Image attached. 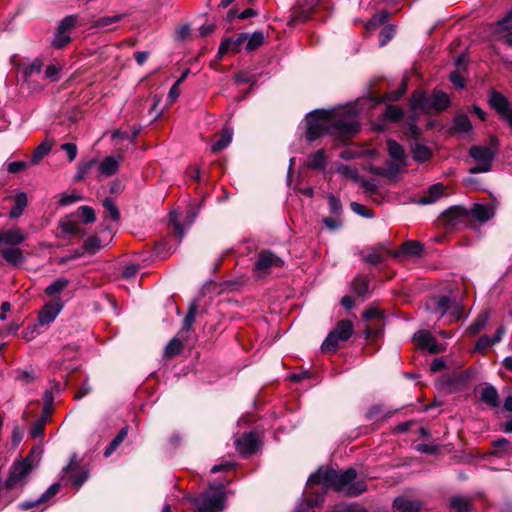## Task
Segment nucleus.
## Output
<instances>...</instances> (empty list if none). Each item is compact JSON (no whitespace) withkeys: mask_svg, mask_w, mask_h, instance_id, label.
I'll return each mask as SVG.
<instances>
[{"mask_svg":"<svg viewBox=\"0 0 512 512\" xmlns=\"http://www.w3.org/2000/svg\"><path fill=\"white\" fill-rule=\"evenodd\" d=\"M314 484L320 485V487L311 492L313 497L300 503L293 512H307L311 508L320 506L324 501V494L329 488L348 497L358 496L367 489L365 480L357 477L354 468L338 471L321 467L307 480L308 487Z\"/></svg>","mask_w":512,"mask_h":512,"instance_id":"obj_1","label":"nucleus"},{"mask_svg":"<svg viewBox=\"0 0 512 512\" xmlns=\"http://www.w3.org/2000/svg\"><path fill=\"white\" fill-rule=\"evenodd\" d=\"M360 103L330 110H315L306 116V137L315 141L325 134L339 138L352 136L359 131Z\"/></svg>","mask_w":512,"mask_h":512,"instance_id":"obj_2","label":"nucleus"},{"mask_svg":"<svg viewBox=\"0 0 512 512\" xmlns=\"http://www.w3.org/2000/svg\"><path fill=\"white\" fill-rule=\"evenodd\" d=\"M226 485L222 482H215L209 485L208 489L191 498L195 504V512H222L226 508Z\"/></svg>","mask_w":512,"mask_h":512,"instance_id":"obj_3","label":"nucleus"},{"mask_svg":"<svg viewBox=\"0 0 512 512\" xmlns=\"http://www.w3.org/2000/svg\"><path fill=\"white\" fill-rule=\"evenodd\" d=\"M495 214L494 207L491 205L474 204L471 208L454 206L446 210L443 216L452 224L456 225L465 219H475L484 223L491 219Z\"/></svg>","mask_w":512,"mask_h":512,"instance_id":"obj_4","label":"nucleus"},{"mask_svg":"<svg viewBox=\"0 0 512 512\" xmlns=\"http://www.w3.org/2000/svg\"><path fill=\"white\" fill-rule=\"evenodd\" d=\"M449 103V96L440 90H434L432 94L418 91L410 98L412 110L424 113L443 111L449 106Z\"/></svg>","mask_w":512,"mask_h":512,"instance_id":"obj_5","label":"nucleus"},{"mask_svg":"<svg viewBox=\"0 0 512 512\" xmlns=\"http://www.w3.org/2000/svg\"><path fill=\"white\" fill-rule=\"evenodd\" d=\"M426 308L438 318L446 316L449 323L458 321L463 314L461 302L451 296L431 297L426 302Z\"/></svg>","mask_w":512,"mask_h":512,"instance_id":"obj_6","label":"nucleus"},{"mask_svg":"<svg viewBox=\"0 0 512 512\" xmlns=\"http://www.w3.org/2000/svg\"><path fill=\"white\" fill-rule=\"evenodd\" d=\"M32 470L33 462L31 455L14 461L9 469V474L4 483V488L11 491L17 490L19 493L27 483V477Z\"/></svg>","mask_w":512,"mask_h":512,"instance_id":"obj_7","label":"nucleus"},{"mask_svg":"<svg viewBox=\"0 0 512 512\" xmlns=\"http://www.w3.org/2000/svg\"><path fill=\"white\" fill-rule=\"evenodd\" d=\"M256 48V32L252 34L240 33L236 38H225L222 40L218 55L222 57L227 52L253 51Z\"/></svg>","mask_w":512,"mask_h":512,"instance_id":"obj_8","label":"nucleus"},{"mask_svg":"<svg viewBox=\"0 0 512 512\" xmlns=\"http://www.w3.org/2000/svg\"><path fill=\"white\" fill-rule=\"evenodd\" d=\"M353 333V324L349 320H341L336 327L327 335L322 343L321 349L324 352H336L339 342L347 341Z\"/></svg>","mask_w":512,"mask_h":512,"instance_id":"obj_9","label":"nucleus"},{"mask_svg":"<svg viewBox=\"0 0 512 512\" xmlns=\"http://www.w3.org/2000/svg\"><path fill=\"white\" fill-rule=\"evenodd\" d=\"M469 155L476 161V165L469 168V173L489 172L495 157V150L491 147L474 145L469 150Z\"/></svg>","mask_w":512,"mask_h":512,"instance_id":"obj_10","label":"nucleus"},{"mask_svg":"<svg viewBox=\"0 0 512 512\" xmlns=\"http://www.w3.org/2000/svg\"><path fill=\"white\" fill-rule=\"evenodd\" d=\"M284 266V260L270 250L258 253V279L278 273Z\"/></svg>","mask_w":512,"mask_h":512,"instance_id":"obj_11","label":"nucleus"},{"mask_svg":"<svg viewBox=\"0 0 512 512\" xmlns=\"http://www.w3.org/2000/svg\"><path fill=\"white\" fill-rule=\"evenodd\" d=\"M62 474V477H67L77 490L86 482L89 475L88 471L81 467L76 453L71 455L69 463L62 469Z\"/></svg>","mask_w":512,"mask_h":512,"instance_id":"obj_12","label":"nucleus"},{"mask_svg":"<svg viewBox=\"0 0 512 512\" xmlns=\"http://www.w3.org/2000/svg\"><path fill=\"white\" fill-rule=\"evenodd\" d=\"M63 309V302L60 298H54L46 303L38 314V324L41 326L49 325L59 315Z\"/></svg>","mask_w":512,"mask_h":512,"instance_id":"obj_13","label":"nucleus"},{"mask_svg":"<svg viewBox=\"0 0 512 512\" xmlns=\"http://www.w3.org/2000/svg\"><path fill=\"white\" fill-rule=\"evenodd\" d=\"M493 35L496 40L512 47V9L503 19L495 24Z\"/></svg>","mask_w":512,"mask_h":512,"instance_id":"obj_14","label":"nucleus"},{"mask_svg":"<svg viewBox=\"0 0 512 512\" xmlns=\"http://www.w3.org/2000/svg\"><path fill=\"white\" fill-rule=\"evenodd\" d=\"M198 216V210L194 207H191L186 214L185 217V225L182 224L179 220L178 213L173 211L170 213V222L173 225L175 233L178 235L179 241L184 237L187 229L194 223L195 219Z\"/></svg>","mask_w":512,"mask_h":512,"instance_id":"obj_15","label":"nucleus"},{"mask_svg":"<svg viewBox=\"0 0 512 512\" xmlns=\"http://www.w3.org/2000/svg\"><path fill=\"white\" fill-rule=\"evenodd\" d=\"M413 340L417 343L420 349L428 350L430 353H438L443 350L441 344L436 341L429 331H418L414 334Z\"/></svg>","mask_w":512,"mask_h":512,"instance_id":"obj_16","label":"nucleus"},{"mask_svg":"<svg viewBox=\"0 0 512 512\" xmlns=\"http://www.w3.org/2000/svg\"><path fill=\"white\" fill-rule=\"evenodd\" d=\"M386 145L388 153L392 159L390 164L393 165L394 168H397L398 171H400L402 167L407 165L406 155L403 147L392 139L387 140Z\"/></svg>","mask_w":512,"mask_h":512,"instance_id":"obj_17","label":"nucleus"},{"mask_svg":"<svg viewBox=\"0 0 512 512\" xmlns=\"http://www.w3.org/2000/svg\"><path fill=\"white\" fill-rule=\"evenodd\" d=\"M26 240V235L20 228L0 230V247L19 246Z\"/></svg>","mask_w":512,"mask_h":512,"instance_id":"obj_18","label":"nucleus"},{"mask_svg":"<svg viewBox=\"0 0 512 512\" xmlns=\"http://www.w3.org/2000/svg\"><path fill=\"white\" fill-rule=\"evenodd\" d=\"M234 443L237 452L244 457L256 449V433L245 432L241 437L236 438Z\"/></svg>","mask_w":512,"mask_h":512,"instance_id":"obj_19","label":"nucleus"},{"mask_svg":"<svg viewBox=\"0 0 512 512\" xmlns=\"http://www.w3.org/2000/svg\"><path fill=\"white\" fill-rule=\"evenodd\" d=\"M472 376V370L468 369L466 371L444 377L442 383L451 388L452 390H459L465 387L470 382Z\"/></svg>","mask_w":512,"mask_h":512,"instance_id":"obj_20","label":"nucleus"},{"mask_svg":"<svg viewBox=\"0 0 512 512\" xmlns=\"http://www.w3.org/2000/svg\"><path fill=\"white\" fill-rule=\"evenodd\" d=\"M317 2L318 0H309L303 7L294 8L287 24L293 26L298 22L307 20Z\"/></svg>","mask_w":512,"mask_h":512,"instance_id":"obj_21","label":"nucleus"},{"mask_svg":"<svg viewBox=\"0 0 512 512\" xmlns=\"http://www.w3.org/2000/svg\"><path fill=\"white\" fill-rule=\"evenodd\" d=\"M122 161L121 155H110L105 157L98 166L100 175L104 177H110L114 175L119 168L120 162Z\"/></svg>","mask_w":512,"mask_h":512,"instance_id":"obj_22","label":"nucleus"},{"mask_svg":"<svg viewBox=\"0 0 512 512\" xmlns=\"http://www.w3.org/2000/svg\"><path fill=\"white\" fill-rule=\"evenodd\" d=\"M0 255L10 265H19L24 261L23 251L19 246L0 247Z\"/></svg>","mask_w":512,"mask_h":512,"instance_id":"obj_23","label":"nucleus"},{"mask_svg":"<svg viewBox=\"0 0 512 512\" xmlns=\"http://www.w3.org/2000/svg\"><path fill=\"white\" fill-rule=\"evenodd\" d=\"M393 507L398 512H419L422 503L418 500H411L406 496H398L394 499Z\"/></svg>","mask_w":512,"mask_h":512,"instance_id":"obj_24","label":"nucleus"},{"mask_svg":"<svg viewBox=\"0 0 512 512\" xmlns=\"http://www.w3.org/2000/svg\"><path fill=\"white\" fill-rule=\"evenodd\" d=\"M489 103L502 117L512 108L507 98L495 91L490 94Z\"/></svg>","mask_w":512,"mask_h":512,"instance_id":"obj_25","label":"nucleus"},{"mask_svg":"<svg viewBox=\"0 0 512 512\" xmlns=\"http://www.w3.org/2000/svg\"><path fill=\"white\" fill-rule=\"evenodd\" d=\"M327 165V156L324 149H319L310 154L306 160V166L313 170H322Z\"/></svg>","mask_w":512,"mask_h":512,"instance_id":"obj_26","label":"nucleus"},{"mask_svg":"<svg viewBox=\"0 0 512 512\" xmlns=\"http://www.w3.org/2000/svg\"><path fill=\"white\" fill-rule=\"evenodd\" d=\"M480 399L492 408L499 407V395L496 388L490 384L485 385L480 392Z\"/></svg>","mask_w":512,"mask_h":512,"instance_id":"obj_27","label":"nucleus"},{"mask_svg":"<svg viewBox=\"0 0 512 512\" xmlns=\"http://www.w3.org/2000/svg\"><path fill=\"white\" fill-rule=\"evenodd\" d=\"M423 250V245L418 241L404 242L399 251L391 252L393 257H399L401 254L419 256Z\"/></svg>","mask_w":512,"mask_h":512,"instance_id":"obj_28","label":"nucleus"},{"mask_svg":"<svg viewBox=\"0 0 512 512\" xmlns=\"http://www.w3.org/2000/svg\"><path fill=\"white\" fill-rule=\"evenodd\" d=\"M233 130L227 125L223 127L220 138L211 146V151L217 153L227 148L232 142Z\"/></svg>","mask_w":512,"mask_h":512,"instance_id":"obj_29","label":"nucleus"},{"mask_svg":"<svg viewBox=\"0 0 512 512\" xmlns=\"http://www.w3.org/2000/svg\"><path fill=\"white\" fill-rule=\"evenodd\" d=\"M59 228L67 235H84L78 222L73 219V216H66L61 219L59 222Z\"/></svg>","mask_w":512,"mask_h":512,"instance_id":"obj_30","label":"nucleus"},{"mask_svg":"<svg viewBox=\"0 0 512 512\" xmlns=\"http://www.w3.org/2000/svg\"><path fill=\"white\" fill-rule=\"evenodd\" d=\"M53 145L54 141L52 139H46L40 143L32 154L31 164H38L51 151Z\"/></svg>","mask_w":512,"mask_h":512,"instance_id":"obj_31","label":"nucleus"},{"mask_svg":"<svg viewBox=\"0 0 512 512\" xmlns=\"http://www.w3.org/2000/svg\"><path fill=\"white\" fill-rule=\"evenodd\" d=\"M411 153L414 160L420 163L427 161L432 155L429 147L418 142L411 146Z\"/></svg>","mask_w":512,"mask_h":512,"instance_id":"obj_32","label":"nucleus"},{"mask_svg":"<svg viewBox=\"0 0 512 512\" xmlns=\"http://www.w3.org/2000/svg\"><path fill=\"white\" fill-rule=\"evenodd\" d=\"M128 435V427H123L117 433V435L113 438L110 444L106 447L104 451V457H110L114 451L121 445V443L125 440Z\"/></svg>","mask_w":512,"mask_h":512,"instance_id":"obj_33","label":"nucleus"},{"mask_svg":"<svg viewBox=\"0 0 512 512\" xmlns=\"http://www.w3.org/2000/svg\"><path fill=\"white\" fill-rule=\"evenodd\" d=\"M27 203H28V199H27L26 193L20 192V193L16 194V196H15V205L11 209V211L9 213V216L11 218H18V217H20L22 215L25 207L27 206Z\"/></svg>","mask_w":512,"mask_h":512,"instance_id":"obj_34","label":"nucleus"},{"mask_svg":"<svg viewBox=\"0 0 512 512\" xmlns=\"http://www.w3.org/2000/svg\"><path fill=\"white\" fill-rule=\"evenodd\" d=\"M42 61L40 59H34L30 64L25 65L21 68V73L25 81H28L31 77L39 75L42 70Z\"/></svg>","mask_w":512,"mask_h":512,"instance_id":"obj_35","label":"nucleus"},{"mask_svg":"<svg viewBox=\"0 0 512 512\" xmlns=\"http://www.w3.org/2000/svg\"><path fill=\"white\" fill-rule=\"evenodd\" d=\"M444 188L441 184H434L429 188V191L426 195H424L419 203L421 204H431L437 201L443 194Z\"/></svg>","mask_w":512,"mask_h":512,"instance_id":"obj_36","label":"nucleus"},{"mask_svg":"<svg viewBox=\"0 0 512 512\" xmlns=\"http://www.w3.org/2000/svg\"><path fill=\"white\" fill-rule=\"evenodd\" d=\"M453 130L458 133H468L472 130L469 118L464 114H458L453 121Z\"/></svg>","mask_w":512,"mask_h":512,"instance_id":"obj_37","label":"nucleus"},{"mask_svg":"<svg viewBox=\"0 0 512 512\" xmlns=\"http://www.w3.org/2000/svg\"><path fill=\"white\" fill-rule=\"evenodd\" d=\"M125 17L124 14H117L114 16H103L92 21V28H106L112 24L121 21Z\"/></svg>","mask_w":512,"mask_h":512,"instance_id":"obj_38","label":"nucleus"},{"mask_svg":"<svg viewBox=\"0 0 512 512\" xmlns=\"http://www.w3.org/2000/svg\"><path fill=\"white\" fill-rule=\"evenodd\" d=\"M69 284L66 278H58L45 288V293L48 296H55L63 291Z\"/></svg>","mask_w":512,"mask_h":512,"instance_id":"obj_39","label":"nucleus"},{"mask_svg":"<svg viewBox=\"0 0 512 512\" xmlns=\"http://www.w3.org/2000/svg\"><path fill=\"white\" fill-rule=\"evenodd\" d=\"M450 505L456 512H469L470 499L462 496H454L450 499Z\"/></svg>","mask_w":512,"mask_h":512,"instance_id":"obj_40","label":"nucleus"},{"mask_svg":"<svg viewBox=\"0 0 512 512\" xmlns=\"http://www.w3.org/2000/svg\"><path fill=\"white\" fill-rule=\"evenodd\" d=\"M336 172L341 175L342 177L344 178H348V179H351L353 181H358L359 180V174H358V171L349 166V165H345V164H338L336 166Z\"/></svg>","mask_w":512,"mask_h":512,"instance_id":"obj_41","label":"nucleus"},{"mask_svg":"<svg viewBox=\"0 0 512 512\" xmlns=\"http://www.w3.org/2000/svg\"><path fill=\"white\" fill-rule=\"evenodd\" d=\"M47 416L42 415L39 419L32 423L30 428V436L32 438H39L43 436L44 426L47 422Z\"/></svg>","mask_w":512,"mask_h":512,"instance_id":"obj_42","label":"nucleus"},{"mask_svg":"<svg viewBox=\"0 0 512 512\" xmlns=\"http://www.w3.org/2000/svg\"><path fill=\"white\" fill-rule=\"evenodd\" d=\"M77 20V15H68L60 21L57 30L69 34L70 31L76 26Z\"/></svg>","mask_w":512,"mask_h":512,"instance_id":"obj_43","label":"nucleus"},{"mask_svg":"<svg viewBox=\"0 0 512 512\" xmlns=\"http://www.w3.org/2000/svg\"><path fill=\"white\" fill-rule=\"evenodd\" d=\"M371 172L375 175L393 179L397 176L399 171L397 170V168H394V166L389 163L387 167H372Z\"/></svg>","mask_w":512,"mask_h":512,"instance_id":"obj_44","label":"nucleus"},{"mask_svg":"<svg viewBox=\"0 0 512 512\" xmlns=\"http://www.w3.org/2000/svg\"><path fill=\"white\" fill-rule=\"evenodd\" d=\"M77 213L81 221L85 224L93 223L95 221V211L90 206L84 205L79 207Z\"/></svg>","mask_w":512,"mask_h":512,"instance_id":"obj_45","label":"nucleus"},{"mask_svg":"<svg viewBox=\"0 0 512 512\" xmlns=\"http://www.w3.org/2000/svg\"><path fill=\"white\" fill-rule=\"evenodd\" d=\"M103 207L110 214L113 221H118L120 219L119 209L111 197H107L103 200Z\"/></svg>","mask_w":512,"mask_h":512,"instance_id":"obj_46","label":"nucleus"},{"mask_svg":"<svg viewBox=\"0 0 512 512\" xmlns=\"http://www.w3.org/2000/svg\"><path fill=\"white\" fill-rule=\"evenodd\" d=\"M390 416L391 412H384L380 406H373L366 413V417L369 420H384Z\"/></svg>","mask_w":512,"mask_h":512,"instance_id":"obj_47","label":"nucleus"},{"mask_svg":"<svg viewBox=\"0 0 512 512\" xmlns=\"http://www.w3.org/2000/svg\"><path fill=\"white\" fill-rule=\"evenodd\" d=\"M182 350V342L178 338H173L165 347V355L173 357L178 355Z\"/></svg>","mask_w":512,"mask_h":512,"instance_id":"obj_48","label":"nucleus"},{"mask_svg":"<svg viewBox=\"0 0 512 512\" xmlns=\"http://www.w3.org/2000/svg\"><path fill=\"white\" fill-rule=\"evenodd\" d=\"M197 312V306L195 304H192L189 308L188 313L186 314L184 320H183V327L182 329L185 332L190 331L193 323L195 322V316Z\"/></svg>","mask_w":512,"mask_h":512,"instance_id":"obj_49","label":"nucleus"},{"mask_svg":"<svg viewBox=\"0 0 512 512\" xmlns=\"http://www.w3.org/2000/svg\"><path fill=\"white\" fill-rule=\"evenodd\" d=\"M488 318L486 312L479 314L476 320L470 325L469 331L471 333H478L487 324Z\"/></svg>","mask_w":512,"mask_h":512,"instance_id":"obj_50","label":"nucleus"},{"mask_svg":"<svg viewBox=\"0 0 512 512\" xmlns=\"http://www.w3.org/2000/svg\"><path fill=\"white\" fill-rule=\"evenodd\" d=\"M70 41H71V38H70L69 34L57 30L55 37L52 41V45L55 48L61 49V48L65 47Z\"/></svg>","mask_w":512,"mask_h":512,"instance_id":"obj_51","label":"nucleus"},{"mask_svg":"<svg viewBox=\"0 0 512 512\" xmlns=\"http://www.w3.org/2000/svg\"><path fill=\"white\" fill-rule=\"evenodd\" d=\"M395 34V28L393 26H385L379 35V44L380 46H385Z\"/></svg>","mask_w":512,"mask_h":512,"instance_id":"obj_52","label":"nucleus"},{"mask_svg":"<svg viewBox=\"0 0 512 512\" xmlns=\"http://www.w3.org/2000/svg\"><path fill=\"white\" fill-rule=\"evenodd\" d=\"M384 115L386 119L396 122L402 118L403 111L397 106H387Z\"/></svg>","mask_w":512,"mask_h":512,"instance_id":"obj_53","label":"nucleus"},{"mask_svg":"<svg viewBox=\"0 0 512 512\" xmlns=\"http://www.w3.org/2000/svg\"><path fill=\"white\" fill-rule=\"evenodd\" d=\"M97 163L96 159H91L87 162H82L78 166L76 179L81 180L90 171V169Z\"/></svg>","mask_w":512,"mask_h":512,"instance_id":"obj_54","label":"nucleus"},{"mask_svg":"<svg viewBox=\"0 0 512 512\" xmlns=\"http://www.w3.org/2000/svg\"><path fill=\"white\" fill-rule=\"evenodd\" d=\"M255 14L254 10L251 9V8H248V9H245L243 10L242 12L238 13L236 10H230L228 13H227V20L228 21H233L236 17L239 18V19H247L251 16H253Z\"/></svg>","mask_w":512,"mask_h":512,"instance_id":"obj_55","label":"nucleus"},{"mask_svg":"<svg viewBox=\"0 0 512 512\" xmlns=\"http://www.w3.org/2000/svg\"><path fill=\"white\" fill-rule=\"evenodd\" d=\"M60 490V485L57 483L52 484L44 493H42L38 498L40 503H44L55 496Z\"/></svg>","mask_w":512,"mask_h":512,"instance_id":"obj_56","label":"nucleus"},{"mask_svg":"<svg viewBox=\"0 0 512 512\" xmlns=\"http://www.w3.org/2000/svg\"><path fill=\"white\" fill-rule=\"evenodd\" d=\"M60 490V485L57 483L52 484L44 493H42L38 498L40 503H44L55 496Z\"/></svg>","mask_w":512,"mask_h":512,"instance_id":"obj_57","label":"nucleus"},{"mask_svg":"<svg viewBox=\"0 0 512 512\" xmlns=\"http://www.w3.org/2000/svg\"><path fill=\"white\" fill-rule=\"evenodd\" d=\"M84 247L88 252L96 253L101 249L102 243L98 237H91L85 242Z\"/></svg>","mask_w":512,"mask_h":512,"instance_id":"obj_58","label":"nucleus"},{"mask_svg":"<svg viewBox=\"0 0 512 512\" xmlns=\"http://www.w3.org/2000/svg\"><path fill=\"white\" fill-rule=\"evenodd\" d=\"M350 207L353 212L356 214H359L365 218H371L373 217V214L370 210H368L364 205L357 203V202H351Z\"/></svg>","mask_w":512,"mask_h":512,"instance_id":"obj_59","label":"nucleus"},{"mask_svg":"<svg viewBox=\"0 0 512 512\" xmlns=\"http://www.w3.org/2000/svg\"><path fill=\"white\" fill-rule=\"evenodd\" d=\"M328 203L330 212L334 215H339L342 211V206L339 201L333 194L328 195Z\"/></svg>","mask_w":512,"mask_h":512,"instance_id":"obj_60","label":"nucleus"},{"mask_svg":"<svg viewBox=\"0 0 512 512\" xmlns=\"http://www.w3.org/2000/svg\"><path fill=\"white\" fill-rule=\"evenodd\" d=\"M44 406H43V414L48 417V415L52 412V404H53V394L51 391H46L43 395Z\"/></svg>","mask_w":512,"mask_h":512,"instance_id":"obj_61","label":"nucleus"},{"mask_svg":"<svg viewBox=\"0 0 512 512\" xmlns=\"http://www.w3.org/2000/svg\"><path fill=\"white\" fill-rule=\"evenodd\" d=\"M364 260H365V262H367L369 264L376 265L378 263H381L384 260V256L382 253L375 250V251L368 253L364 257Z\"/></svg>","mask_w":512,"mask_h":512,"instance_id":"obj_62","label":"nucleus"},{"mask_svg":"<svg viewBox=\"0 0 512 512\" xmlns=\"http://www.w3.org/2000/svg\"><path fill=\"white\" fill-rule=\"evenodd\" d=\"M61 149L67 153L70 162L76 158L78 149L74 143H64Z\"/></svg>","mask_w":512,"mask_h":512,"instance_id":"obj_63","label":"nucleus"},{"mask_svg":"<svg viewBox=\"0 0 512 512\" xmlns=\"http://www.w3.org/2000/svg\"><path fill=\"white\" fill-rule=\"evenodd\" d=\"M45 77L52 82L58 81L59 80V68L54 64L47 66V68L45 70Z\"/></svg>","mask_w":512,"mask_h":512,"instance_id":"obj_64","label":"nucleus"}]
</instances>
